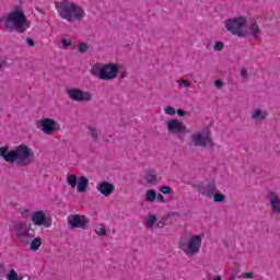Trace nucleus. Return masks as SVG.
<instances>
[{
  "instance_id": "1",
  "label": "nucleus",
  "mask_w": 280,
  "mask_h": 280,
  "mask_svg": "<svg viewBox=\"0 0 280 280\" xmlns=\"http://www.w3.org/2000/svg\"><path fill=\"white\" fill-rule=\"evenodd\" d=\"M0 156L7 163H15L22 167H27L34 163L36 156L34 155V150L27 144H20L14 148V150L8 151V147L0 148Z\"/></svg>"
},
{
  "instance_id": "2",
  "label": "nucleus",
  "mask_w": 280,
  "mask_h": 280,
  "mask_svg": "<svg viewBox=\"0 0 280 280\" xmlns=\"http://www.w3.org/2000/svg\"><path fill=\"white\" fill-rule=\"evenodd\" d=\"M0 23L4 24V30L8 32H18V34H24V32L27 30V16H25L23 9L19 7L10 11L8 14L1 16Z\"/></svg>"
},
{
  "instance_id": "3",
  "label": "nucleus",
  "mask_w": 280,
  "mask_h": 280,
  "mask_svg": "<svg viewBox=\"0 0 280 280\" xmlns=\"http://www.w3.org/2000/svg\"><path fill=\"white\" fill-rule=\"evenodd\" d=\"M55 8L60 19H63V21H68V23H73L75 21L80 22L84 19V16H86L84 8L69 0L55 2Z\"/></svg>"
},
{
  "instance_id": "4",
  "label": "nucleus",
  "mask_w": 280,
  "mask_h": 280,
  "mask_svg": "<svg viewBox=\"0 0 280 280\" xmlns=\"http://www.w3.org/2000/svg\"><path fill=\"white\" fill-rule=\"evenodd\" d=\"M178 248L186 257H196L202 248V235L200 234H184L178 242Z\"/></svg>"
},
{
  "instance_id": "5",
  "label": "nucleus",
  "mask_w": 280,
  "mask_h": 280,
  "mask_svg": "<svg viewBox=\"0 0 280 280\" xmlns=\"http://www.w3.org/2000/svg\"><path fill=\"white\" fill-rule=\"evenodd\" d=\"M224 25L228 32L233 34V36H238L240 38L248 36V31H246L248 20L244 15H238L234 19L225 20Z\"/></svg>"
},
{
  "instance_id": "6",
  "label": "nucleus",
  "mask_w": 280,
  "mask_h": 280,
  "mask_svg": "<svg viewBox=\"0 0 280 280\" xmlns=\"http://www.w3.org/2000/svg\"><path fill=\"white\" fill-rule=\"evenodd\" d=\"M12 233L18 242L24 244V246H30V242L34 240V234H31V228L25 221L15 222L13 224Z\"/></svg>"
},
{
  "instance_id": "7",
  "label": "nucleus",
  "mask_w": 280,
  "mask_h": 280,
  "mask_svg": "<svg viewBox=\"0 0 280 280\" xmlns=\"http://www.w3.org/2000/svg\"><path fill=\"white\" fill-rule=\"evenodd\" d=\"M192 148H213V140L209 131H197L190 136Z\"/></svg>"
},
{
  "instance_id": "8",
  "label": "nucleus",
  "mask_w": 280,
  "mask_h": 280,
  "mask_svg": "<svg viewBox=\"0 0 280 280\" xmlns=\"http://www.w3.org/2000/svg\"><path fill=\"white\" fill-rule=\"evenodd\" d=\"M120 69L119 63L108 62L102 65L101 80H116Z\"/></svg>"
},
{
  "instance_id": "9",
  "label": "nucleus",
  "mask_w": 280,
  "mask_h": 280,
  "mask_svg": "<svg viewBox=\"0 0 280 280\" xmlns=\"http://www.w3.org/2000/svg\"><path fill=\"white\" fill-rule=\"evenodd\" d=\"M67 222L71 229H82V231H86L90 220L84 214H70L67 218Z\"/></svg>"
},
{
  "instance_id": "10",
  "label": "nucleus",
  "mask_w": 280,
  "mask_h": 280,
  "mask_svg": "<svg viewBox=\"0 0 280 280\" xmlns=\"http://www.w3.org/2000/svg\"><path fill=\"white\" fill-rule=\"evenodd\" d=\"M36 127L44 132V135L51 136L56 130H60V125L57 124L54 119L51 118H43L40 120H37Z\"/></svg>"
},
{
  "instance_id": "11",
  "label": "nucleus",
  "mask_w": 280,
  "mask_h": 280,
  "mask_svg": "<svg viewBox=\"0 0 280 280\" xmlns=\"http://www.w3.org/2000/svg\"><path fill=\"white\" fill-rule=\"evenodd\" d=\"M68 97L72 100V102H91L93 100V94L90 91H82L78 88H72L68 90Z\"/></svg>"
},
{
  "instance_id": "12",
  "label": "nucleus",
  "mask_w": 280,
  "mask_h": 280,
  "mask_svg": "<svg viewBox=\"0 0 280 280\" xmlns=\"http://www.w3.org/2000/svg\"><path fill=\"white\" fill-rule=\"evenodd\" d=\"M166 130L168 135H187V126L185 122L178 119H170L166 122Z\"/></svg>"
},
{
  "instance_id": "13",
  "label": "nucleus",
  "mask_w": 280,
  "mask_h": 280,
  "mask_svg": "<svg viewBox=\"0 0 280 280\" xmlns=\"http://www.w3.org/2000/svg\"><path fill=\"white\" fill-rule=\"evenodd\" d=\"M31 220L35 226H45V229H49L51 226V219L45 215V211L43 210L33 212Z\"/></svg>"
},
{
  "instance_id": "14",
  "label": "nucleus",
  "mask_w": 280,
  "mask_h": 280,
  "mask_svg": "<svg viewBox=\"0 0 280 280\" xmlns=\"http://www.w3.org/2000/svg\"><path fill=\"white\" fill-rule=\"evenodd\" d=\"M194 187L199 194H201V196H206V198H211V196L218 191V188L213 183H199L195 184Z\"/></svg>"
},
{
  "instance_id": "15",
  "label": "nucleus",
  "mask_w": 280,
  "mask_h": 280,
  "mask_svg": "<svg viewBox=\"0 0 280 280\" xmlns=\"http://www.w3.org/2000/svg\"><path fill=\"white\" fill-rule=\"evenodd\" d=\"M267 200H269L270 209L273 213H280V199L279 195L273 190L267 192Z\"/></svg>"
},
{
  "instance_id": "16",
  "label": "nucleus",
  "mask_w": 280,
  "mask_h": 280,
  "mask_svg": "<svg viewBox=\"0 0 280 280\" xmlns=\"http://www.w3.org/2000/svg\"><path fill=\"white\" fill-rule=\"evenodd\" d=\"M158 178L159 175L154 171H147L142 178V185L144 187H153V185H156Z\"/></svg>"
},
{
  "instance_id": "17",
  "label": "nucleus",
  "mask_w": 280,
  "mask_h": 280,
  "mask_svg": "<svg viewBox=\"0 0 280 280\" xmlns=\"http://www.w3.org/2000/svg\"><path fill=\"white\" fill-rule=\"evenodd\" d=\"M96 189L102 194V196L108 197L113 191H115V185L108 182H101L96 185Z\"/></svg>"
},
{
  "instance_id": "18",
  "label": "nucleus",
  "mask_w": 280,
  "mask_h": 280,
  "mask_svg": "<svg viewBox=\"0 0 280 280\" xmlns=\"http://www.w3.org/2000/svg\"><path fill=\"white\" fill-rule=\"evenodd\" d=\"M250 119L253 121H266L268 119V110L255 107L250 113Z\"/></svg>"
},
{
  "instance_id": "19",
  "label": "nucleus",
  "mask_w": 280,
  "mask_h": 280,
  "mask_svg": "<svg viewBox=\"0 0 280 280\" xmlns=\"http://www.w3.org/2000/svg\"><path fill=\"white\" fill-rule=\"evenodd\" d=\"M89 189V179L86 176H80L77 184V191L84 194Z\"/></svg>"
},
{
  "instance_id": "20",
  "label": "nucleus",
  "mask_w": 280,
  "mask_h": 280,
  "mask_svg": "<svg viewBox=\"0 0 280 280\" xmlns=\"http://www.w3.org/2000/svg\"><path fill=\"white\" fill-rule=\"evenodd\" d=\"M88 135L91 137L94 141H100V138L102 137V131L97 129V127L93 125L88 126Z\"/></svg>"
},
{
  "instance_id": "21",
  "label": "nucleus",
  "mask_w": 280,
  "mask_h": 280,
  "mask_svg": "<svg viewBox=\"0 0 280 280\" xmlns=\"http://www.w3.org/2000/svg\"><path fill=\"white\" fill-rule=\"evenodd\" d=\"M90 73L94 78H98L100 80H102V65H100V63L92 65V67L90 69Z\"/></svg>"
},
{
  "instance_id": "22",
  "label": "nucleus",
  "mask_w": 280,
  "mask_h": 280,
  "mask_svg": "<svg viewBox=\"0 0 280 280\" xmlns=\"http://www.w3.org/2000/svg\"><path fill=\"white\" fill-rule=\"evenodd\" d=\"M28 246H30L31 250L36 253V250H38V248H40V246H43V240L40 237H35L30 241Z\"/></svg>"
},
{
  "instance_id": "23",
  "label": "nucleus",
  "mask_w": 280,
  "mask_h": 280,
  "mask_svg": "<svg viewBox=\"0 0 280 280\" xmlns=\"http://www.w3.org/2000/svg\"><path fill=\"white\" fill-rule=\"evenodd\" d=\"M249 31L253 35V38L255 39L259 38V34H261V28H259V25H257V22H254L249 25Z\"/></svg>"
},
{
  "instance_id": "24",
  "label": "nucleus",
  "mask_w": 280,
  "mask_h": 280,
  "mask_svg": "<svg viewBox=\"0 0 280 280\" xmlns=\"http://www.w3.org/2000/svg\"><path fill=\"white\" fill-rule=\"evenodd\" d=\"M156 222H158L156 214H150L144 218V223L147 229H152V226H154Z\"/></svg>"
},
{
  "instance_id": "25",
  "label": "nucleus",
  "mask_w": 280,
  "mask_h": 280,
  "mask_svg": "<svg viewBox=\"0 0 280 280\" xmlns=\"http://www.w3.org/2000/svg\"><path fill=\"white\" fill-rule=\"evenodd\" d=\"M156 201V190L149 189L145 191V202H155Z\"/></svg>"
},
{
  "instance_id": "26",
  "label": "nucleus",
  "mask_w": 280,
  "mask_h": 280,
  "mask_svg": "<svg viewBox=\"0 0 280 280\" xmlns=\"http://www.w3.org/2000/svg\"><path fill=\"white\" fill-rule=\"evenodd\" d=\"M67 183L70 187H72V189H75V187L78 185V176H75V174L68 175Z\"/></svg>"
},
{
  "instance_id": "27",
  "label": "nucleus",
  "mask_w": 280,
  "mask_h": 280,
  "mask_svg": "<svg viewBox=\"0 0 280 280\" xmlns=\"http://www.w3.org/2000/svg\"><path fill=\"white\" fill-rule=\"evenodd\" d=\"M8 280H23V276L19 277V273L15 269H10L9 273L7 275Z\"/></svg>"
},
{
  "instance_id": "28",
  "label": "nucleus",
  "mask_w": 280,
  "mask_h": 280,
  "mask_svg": "<svg viewBox=\"0 0 280 280\" xmlns=\"http://www.w3.org/2000/svg\"><path fill=\"white\" fill-rule=\"evenodd\" d=\"M95 233L96 235H98V237H106V235H108V233L106 232V226H104V224H100L95 229Z\"/></svg>"
},
{
  "instance_id": "29",
  "label": "nucleus",
  "mask_w": 280,
  "mask_h": 280,
  "mask_svg": "<svg viewBox=\"0 0 280 280\" xmlns=\"http://www.w3.org/2000/svg\"><path fill=\"white\" fill-rule=\"evenodd\" d=\"M177 84H178V88L179 89H183V86L185 89H189V86H191V82L190 81H187V80H178L177 81Z\"/></svg>"
},
{
  "instance_id": "30",
  "label": "nucleus",
  "mask_w": 280,
  "mask_h": 280,
  "mask_svg": "<svg viewBox=\"0 0 280 280\" xmlns=\"http://www.w3.org/2000/svg\"><path fill=\"white\" fill-rule=\"evenodd\" d=\"M165 115H170L171 117H174L176 115V108L168 106L164 108Z\"/></svg>"
},
{
  "instance_id": "31",
  "label": "nucleus",
  "mask_w": 280,
  "mask_h": 280,
  "mask_svg": "<svg viewBox=\"0 0 280 280\" xmlns=\"http://www.w3.org/2000/svg\"><path fill=\"white\" fill-rule=\"evenodd\" d=\"M89 49V45L86 43H80L78 46V51H80V54H84V51H88Z\"/></svg>"
},
{
  "instance_id": "32",
  "label": "nucleus",
  "mask_w": 280,
  "mask_h": 280,
  "mask_svg": "<svg viewBox=\"0 0 280 280\" xmlns=\"http://www.w3.org/2000/svg\"><path fill=\"white\" fill-rule=\"evenodd\" d=\"M213 201L214 202H223L224 201V195L222 194H213Z\"/></svg>"
},
{
  "instance_id": "33",
  "label": "nucleus",
  "mask_w": 280,
  "mask_h": 280,
  "mask_svg": "<svg viewBox=\"0 0 280 280\" xmlns=\"http://www.w3.org/2000/svg\"><path fill=\"white\" fill-rule=\"evenodd\" d=\"M224 49V43L215 42L214 44V51H222Z\"/></svg>"
},
{
  "instance_id": "34",
  "label": "nucleus",
  "mask_w": 280,
  "mask_h": 280,
  "mask_svg": "<svg viewBox=\"0 0 280 280\" xmlns=\"http://www.w3.org/2000/svg\"><path fill=\"white\" fill-rule=\"evenodd\" d=\"M160 191L161 194H172V188L170 186H162Z\"/></svg>"
},
{
  "instance_id": "35",
  "label": "nucleus",
  "mask_w": 280,
  "mask_h": 280,
  "mask_svg": "<svg viewBox=\"0 0 280 280\" xmlns=\"http://www.w3.org/2000/svg\"><path fill=\"white\" fill-rule=\"evenodd\" d=\"M242 279H255V273L244 272V273H242Z\"/></svg>"
},
{
  "instance_id": "36",
  "label": "nucleus",
  "mask_w": 280,
  "mask_h": 280,
  "mask_svg": "<svg viewBox=\"0 0 280 280\" xmlns=\"http://www.w3.org/2000/svg\"><path fill=\"white\" fill-rule=\"evenodd\" d=\"M155 200L162 205H165V197L162 194H158Z\"/></svg>"
},
{
  "instance_id": "37",
  "label": "nucleus",
  "mask_w": 280,
  "mask_h": 280,
  "mask_svg": "<svg viewBox=\"0 0 280 280\" xmlns=\"http://www.w3.org/2000/svg\"><path fill=\"white\" fill-rule=\"evenodd\" d=\"M214 86H217V89H222V86H224V82H222L221 80H218L214 82Z\"/></svg>"
},
{
  "instance_id": "38",
  "label": "nucleus",
  "mask_w": 280,
  "mask_h": 280,
  "mask_svg": "<svg viewBox=\"0 0 280 280\" xmlns=\"http://www.w3.org/2000/svg\"><path fill=\"white\" fill-rule=\"evenodd\" d=\"M26 43H27L28 47H34V45H36V43H34V39H32L30 37L26 38Z\"/></svg>"
},
{
  "instance_id": "39",
  "label": "nucleus",
  "mask_w": 280,
  "mask_h": 280,
  "mask_svg": "<svg viewBox=\"0 0 280 280\" xmlns=\"http://www.w3.org/2000/svg\"><path fill=\"white\" fill-rule=\"evenodd\" d=\"M61 45H62L63 47H70L71 42H68L67 39H62V40H61Z\"/></svg>"
},
{
  "instance_id": "40",
  "label": "nucleus",
  "mask_w": 280,
  "mask_h": 280,
  "mask_svg": "<svg viewBox=\"0 0 280 280\" xmlns=\"http://www.w3.org/2000/svg\"><path fill=\"white\" fill-rule=\"evenodd\" d=\"M241 75H242L243 78H246V77L248 75V71L246 70V68H242V70H241Z\"/></svg>"
},
{
  "instance_id": "41",
  "label": "nucleus",
  "mask_w": 280,
  "mask_h": 280,
  "mask_svg": "<svg viewBox=\"0 0 280 280\" xmlns=\"http://www.w3.org/2000/svg\"><path fill=\"white\" fill-rule=\"evenodd\" d=\"M176 113H177L178 117H185V110L177 109Z\"/></svg>"
},
{
  "instance_id": "42",
  "label": "nucleus",
  "mask_w": 280,
  "mask_h": 280,
  "mask_svg": "<svg viewBox=\"0 0 280 280\" xmlns=\"http://www.w3.org/2000/svg\"><path fill=\"white\" fill-rule=\"evenodd\" d=\"M5 272V267L3 265H0V275H3Z\"/></svg>"
},
{
  "instance_id": "43",
  "label": "nucleus",
  "mask_w": 280,
  "mask_h": 280,
  "mask_svg": "<svg viewBox=\"0 0 280 280\" xmlns=\"http://www.w3.org/2000/svg\"><path fill=\"white\" fill-rule=\"evenodd\" d=\"M4 65H5V60H0V70L3 69Z\"/></svg>"
}]
</instances>
